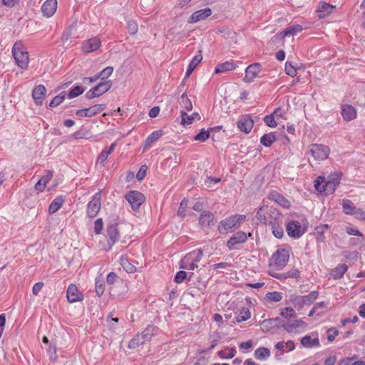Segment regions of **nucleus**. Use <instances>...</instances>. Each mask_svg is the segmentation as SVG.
I'll return each mask as SVG.
<instances>
[{
    "mask_svg": "<svg viewBox=\"0 0 365 365\" xmlns=\"http://www.w3.org/2000/svg\"><path fill=\"white\" fill-rule=\"evenodd\" d=\"M256 217L266 225H275L282 220V214L273 207H261L256 214Z\"/></svg>",
    "mask_w": 365,
    "mask_h": 365,
    "instance_id": "1",
    "label": "nucleus"
},
{
    "mask_svg": "<svg viewBox=\"0 0 365 365\" xmlns=\"http://www.w3.org/2000/svg\"><path fill=\"white\" fill-rule=\"evenodd\" d=\"M245 215H232L221 220L218 225V231L220 234H227L238 229L245 220Z\"/></svg>",
    "mask_w": 365,
    "mask_h": 365,
    "instance_id": "2",
    "label": "nucleus"
},
{
    "mask_svg": "<svg viewBox=\"0 0 365 365\" xmlns=\"http://www.w3.org/2000/svg\"><path fill=\"white\" fill-rule=\"evenodd\" d=\"M12 55L19 67L22 69H27L29 63V53L21 41L14 43L12 48Z\"/></svg>",
    "mask_w": 365,
    "mask_h": 365,
    "instance_id": "3",
    "label": "nucleus"
},
{
    "mask_svg": "<svg viewBox=\"0 0 365 365\" xmlns=\"http://www.w3.org/2000/svg\"><path fill=\"white\" fill-rule=\"evenodd\" d=\"M203 251L202 249L195 250L185 255L180 260V268L182 269L194 270L198 267L202 259Z\"/></svg>",
    "mask_w": 365,
    "mask_h": 365,
    "instance_id": "4",
    "label": "nucleus"
},
{
    "mask_svg": "<svg viewBox=\"0 0 365 365\" xmlns=\"http://www.w3.org/2000/svg\"><path fill=\"white\" fill-rule=\"evenodd\" d=\"M307 221L304 219L302 222L297 220L289 221L286 225V230L289 237L300 238L307 230Z\"/></svg>",
    "mask_w": 365,
    "mask_h": 365,
    "instance_id": "5",
    "label": "nucleus"
},
{
    "mask_svg": "<svg viewBox=\"0 0 365 365\" xmlns=\"http://www.w3.org/2000/svg\"><path fill=\"white\" fill-rule=\"evenodd\" d=\"M319 294L318 291L314 290L310 292L308 294L303 296L291 294L289 299L295 307L300 309L305 305L312 304L319 297Z\"/></svg>",
    "mask_w": 365,
    "mask_h": 365,
    "instance_id": "6",
    "label": "nucleus"
},
{
    "mask_svg": "<svg viewBox=\"0 0 365 365\" xmlns=\"http://www.w3.org/2000/svg\"><path fill=\"white\" fill-rule=\"evenodd\" d=\"M250 236H252L250 232L247 234L244 231H237L227 241L226 246L230 251L237 250L240 245L245 243L248 237Z\"/></svg>",
    "mask_w": 365,
    "mask_h": 365,
    "instance_id": "7",
    "label": "nucleus"
},
{
    "mask_svg": "<svg viewBox=\"0 0 365 365\" xmlns=\"http://www.w3.org/2000/svg\"><path fill=\"white\" fill-rule=\"evenodd\" d=\"M112 86V81L110 80L101 81L98 83L96 86L88 90L85 97L88 99H92L96 97L102 96L106 93Z\"/></svg>",
    "mask_w": 365,
    "mask_h": 365,
    "instance_id": "8",
    "label": "nucleus"
},
{
    "mask_svg": "<svg viewBox=\"0 0 365 365\" xmlns=\"http://www.w3.org/2000/svg\"><path fill=\"white\" fill-rule=\"evenodd\" d=\"M309 153L314 160L322 161L329 157L330 149L325 145L314 143L310 145Z\"/></svg>",
    "mask_w": 365,
    "mask_h": 365,
    "instance_id": "9",
    "label": "nucleus"
},
{
    "mask_svg": "<svg viewBox=\"0 0 365 365\" xmlns=\"http://www.w3.org/2000/svg\"><path fill=\"white\" fill-rule=\"evenodd\" d=\"M101 190L97 192L87 205L86 213L90 218L95 217L99 212L101 207Z\"/></svg>",
    "mask_w": 365,
    "mask_h": 365,
    "instance_id": "10",
    "label": "nucleus"
},
{
    "mask_svg": "<svg viewBox=\"0 0 365 365\" xmlns=\"http://www.w3.org/2000/svg\"><path fill=\"white\" fill-rule=\"evenodd\" d=\"M273 264L277 269L284 268L288 263L289 259V250L283 248L278 249L272 256Z\"/></svg>",
    "mask_w": 365,
    "mask_h": 365,
    "instance_id": "11",
    "label": "nucleus"
},
{
    "mask_svg": "<svg viewBox=\"0 0 365 365\" xmlns=\"http://www.w3.org/2000/svg\"><path fill=\"white\" fill-rule=\"evenodd\" d=\"M125 198L133 210H138L145 202L144 195L138 190H130L125 194Z\"/></svg>",
    "mask_w": 365,
    "mask_h": 365,
    "instance_id": "12",
    "label": "nucleus"
},
{
    "mask_svg": "<svg viewBox=\"0 0 365 365\" xmlns=\"http://www.w3.org/2000/svg\"><path fill=\"white\" fill-rule=\"evenodd\" d=\"M216 222V217L213 212L207 210H203L200 215L198 219L199 226L205 230L210 228Z\"/></svg>",
    "mask_w": 365,
    "mask_h": 365,
    "instance_id": "13",
    "label": "nucleus"
},
{
    "mask_svg": "<svg viewBox=\"0 0 365 365\" xmlns=\"http://www.w3.org/2000/svg\"><path fill=\"white\" fill-rule=\"evenodd\" d=\"M106 108V104H96L90 108L79 109L76 111V114L77 116L83 117H93L103 110Z\"/></svg>",
    "mask_w": 365,
    "mask_h": 365,
    "instance_id": "14",
    "label": "nucleus"
},
{
    "mask_svg": "<svg viewBox=\"0 0 365 365\" xmlns=\"http://www.w3.org/2000/svg\"><path fill=\"white\" fill-rule=\"evenodd\" d=\"M284 321L279 317L264 319L262 323V329L264 332L272 331L283 328Z\"/></svg>",
    "mask_w": 365,
    "mask_h": 365,
    "instance_id": "15",
    "label": "nucleus"
},
{
    "mask_svg": "<svg viewBox=\"0 0 365 365\" xmlns=\"http://www.w3.org/2000/svg\"><path fill=\"white\" fill-rule=\"evenodd\" d=\"M262 70V65L259 63H254L249 65L245 69V76L243 78L245 83H252L258 76Z\"/></svg>",
    "mask_w": 365,
    "mask_h": 365,
    "instance_id": "16",
    "label": "nucleus"
},
{
    "mask_svg": "<svg viewBox=\"0 0 365 365\" xmlns=\"http://www.w3.org/2000/svg\"><path fill=\"white\" fill-rule=\"evenodd\" d=\"M336 9V6L328 4L324 1H320L318 4L316 12L318 13V18L324 19L332 14Z\"/></svg>",
    "mask_w": 365,
    "mask_h": 365,
    "instance_id": "17",
    "label": "nucleus"
},
{
    "mask_svg": "<svg viewBox=\"0 0 365 365\" xmlns=\"http://www.w3.org/2000/svg\"><path fill=\"white\" fill-rule=\"evenodd\" d=\"M101 45L100 38L97 36L87 39L82 43L81 49L84 53H91L98 50Z\"/></svg>",
    "mask_w": 365,
    "mask_h": 365,
    "instance_id": "18",
    "label": "nucleus"
},
{
    "mask_svg": "<svg viewBox=\"0 0 365 365\" xmlns=\"http://www.w3.org/2000/svg\"><path fill=\"white\" fill-rule=\"evenodd\" d=\"M212 13V10L209 7L197 10L191 14L187 20V22L189 24H194L200 21L205 20L211 16Z\"/></svg>",
    "mask_w": 365,
    "mask_h": 365,
    "instance_id": "19",
    "label": "nucleus"
},
{
    "mask_svg": "<svg viewBox=\"0 0 365 365\" xmlns=\"http://www.w3.org/2000/svg\"><path fill=\"white\" fill-rule=\"evenodd\" d=\"M106 238L110 247L114 245L120 238V233L116 224L108 225L106 227Z\"/></svg>",
    "mask_w": 365,
    "mask_h": 365,
    "instance_id": "20",
    "label": "nucleus"
},
{
    "mask_svg": "<svg viewBox=\"0 0 365 365\" xmlns=\"http://www.w3.org/2000/svg\"><path fill=\"white\" fill-rule=\"evenodd\" d=\"M46 94V89L42 84L36 86L32 91V98L36 106H42Z\"/></svg>",
    "mask_w": 365,
    "mask_h": 365,
    "instance_id": "21",
    "label": "nucleus"
},
{
    "mask_svg": "<svg viewBox=\"0 0 365 365\" xmlns=\"http://www.w3.org/2000/svg\"><path fill=\"white\" fill-rule=\"evenodd\" d=\"M67 299L70 303L81 302L83 300V294L79 292L76 284H71L67 289Z\"/></svg>",
    "mask_w": 365,
    "mask_h": 365,
    "instance_id": "22",
    "label": "nucleus"
},
{
    "mask_svg": "<svg viewBox=\"0 0 365 365\" xmlns=\"http://www.w3.org/2000/svg\"><path fill=\"white\" fill-rule=\"evenodd\" d=\"M57 0H46L41 6V10L44 16L51 17L57 9Z\"/></svg>",
    "mask_w": 365,
    "mask_h": 365,
    "instance_id": "23",
    "label": "nucleus"
},
{
    "mask_svg": "<svg viewBox=\"0 0 365 365\" xmlns=\"http://www.w3.org/2000/svg\"><path fill=\"white\" fill-rule=\"evenodd\" d=\"M269 274L280 281H284L287 278H295L298 279L300 277V272L297 268H293L286 272L283 273H277V272H270Z\"/></svg>",
    "mask_w": 365,
    "mask_h": 365,
    "instance_id": "24",
    "label": "nucleus"
},
{
    "mask_svg": "<svg viewBox=\"0 0 365 365\" xmlns=\"http://www.w3.org/2000/svg\"><path fill=\"white\" fill-rule=\"evenodd\" d=\"M341 114L343 119L345 121H351L354 120L357 116V113L356 108L349 104L342 105L341 107Z\"/></svg>",
    "mask_w": 365,
    "mask_h": 365,
    "instance_id": "25",
    "label": "nucleus"
},
{
    "mask_svg": "<svg viewBox=\"0 0 365 365\" xmlns=\"http://www.w3.org/2000/svg\"><path fill=\"white\" fill-rule=\"evenodd\" d=\"M268 198L284 208H289L291 205L290 202L285 197L275 190H272L269 193Z\"/></svg>",
    "mask_w": 365,
    "mask_h": 365,
    "instance_id": "26",
    "label": "nucleus"
},
{
    "mask_svg": "<svg viewBox=\"0 0 365 365\" xmlns=\"http://www.w3.org/2000/svg\"><path fill=\"white\" fill-rule=\"evenodd\" d=\"M254 125V121L250 117L242 116L241 117L237 122V128L240 131H242L245 133H249Z\"/></svg>",
    "mask_w": 365,
    "mask_h": 365,
    "instance_id": "27",
    "label": "nucleus"
},
{
    "mask_svg": "<svg viewBox=\"0 0 365 365\" xmlns=\"http://www.w3.org/2000/svg\"><path fill=\"white\" fill-rule=\"evenodd\" d=\"M160 329L158 327L154 325H148L147 327L140 334L145 343H148L151 341L152 338L158 334Z\"/></svg>",
    "mask_w": 365,
    "mask_h": 365,
    "instance_id": "28",
    "label": "nucleus"
},
{
    "mask_svg": "<svg viewBox=\"0 0 365 365\" xmlns=\"http://www.w3.org/2000/svg\"><path fill=\"white\" fill-rule=\"evenodd\" d=\"M301 344L303 347L307 349L319 348L320 347V341L317 335L316 337L312 338L311 335H305L301 339Z\"/></svg>",
    "mask_w": 365,
    "mask_h": 365,
    "instance_id": "29",
    "label": "nucleus"
},
{
    "mask_svg": "<svg viewBox=\"0 0 365 365\" xmlns=\"http://www.w3.org/2000/svg\"><path fill=\"white\" fill-rule=\"evenodd\" d=\"M302 29L303 28L301 25L295 24L279 32L276 36L280 39H284L286 36L297 34L301 32Z\"/></svg>",
    "mask_w": 365,
    "mask_h": 365,
    "instance_id": "30",
    "label": "nucleus"
},
{
    "mask_svg": "<svg viewBox=\"0 0 365 365\" xmlns=\"http://www.w3.org/2000/svg\"><path fill=\"white\" fill-rule=\"evenodd\" d=\"M347 270L348 266L346 264H339L330 271V278L335 280L340 279L344 277Z\"/></svg>",
    "mask_w": 365,
    "mask_h": 365,
    "instance_id": "31",
    "label": "nucleus"
},
{
    "mask_svg": "<svg viewBox=\"0 0 365 365\" xmlns=\"http://www.w3.org/2000/svg\"><path fill=\"white\" fill-rule=\"evenodd\" d=\"M53 171L45 170L44 175L36 183L35 189L38 191H43L45 189L46 184L53 178Z\"/></svg>",
    "mask_w": 365,
    "mask_h": 365,
    "instance_id": "32",
    "label": "nucleus"
},
{
    "mask_svg": "<svg viewBox=\"0 0 365 365\" xmlns=\"http://www.w3.org/2000/svg\"><path fill=\"white\" fill-rule=\"evenodd\" d=\"M307 324L302 319L293 320L289 322L284 321L283 329L288 333L293 332L296 329L299 327H305Z\"/></svg>",
    "mask_w": 365,
    "mask_h": 365,
    "instance_id": "33",
    "label": "nucleus"
},
{
    "mask_svg": "<svg viewBox=\"0 0 365 365\" xmlns=\"http://www.w3.org/2000/svg\"><path fill=\"white\" fill-rule=\"evenodd\" d=\"M180 116H181L180 123L184 126L192 124L195 118L197 119L198 120H200L201 118L200 115L197 112H194L191 115H188L183 110H180Z\"/></svg>",
    "mask_w": 365,
    "mask_h": 365,
    "instance_id": "34",
    "label": "nucleus"
},
{
    "mask_svg": "<svg viewBox=\"0 0 365 365\" xmlns=\"http://www.w3.org/2000/svg\"><path fill=\"white\" fill-rule=\"evenodd\" d=\"M237 68V65L232 61H227L224 63H219L215 68V73H225L227 71H234Z\"/></svg>",
    "mask_w": 365,
    "mask_h": 365,
    "instance_id": "35",
    "label": "nucleus"
},
{
    "mask_svg": "<svg viewBox=\"0 0 365 365\" xmlns=\"http://www.w3.org/2000/svg\"><path fill=\"white\" fill-rule=\"evenodd\" d=\"M341 205H342L343 212L346 215H358L359 208H356L354 206V203L350 200L344 199L342 200Z\"/></svg>",
    "mask_w": 365,
    "mask_h": 365,
    "instance_id": "36",
    "label": "nucleus"
},
{
    "mask_svg": "<svg viewBox=\"0 0 365 365\" xmlns=\"http://www.w3.org/2000/svg\"><path fill=\"white\" fill-rule=\"evenodd\" d=\"M64 201L63 196H57L50 204L48 207V213L52 215L56 212L62 207Z\"/></svg>",
    "mask_w": 365,
    "mask_h": 365,
    "instance_id": "37",
    "label": "nucleus"
},
{
    "mask_svg": "<svg viewBox=\"0 0 365 365\" xmlns=\"http://www.w3.org/2000/svg\"><path fill=\"white\" fill-rule=\"evenodd\" d=\"M163 135L162 130H157L152 132L145 139L144 145L145 147L149 148L152 144L157 141Z\"/></svg>",
    "mask_w": 365,
    "mask_h": 365,
    "instance_id": "38",
    "label": "nucleus"
},
{
    "mask_svg": "<svg viewBox=\"0 0 365 365\" xmlns=\"http://www.w3.org/2000/svg\"><path fill=\"white\" fill-rule=\"evenodd\" d=\"M270 354L269 349L264 346L257 348L254 352V356L259 361L267 359L270 356Z\"/></svg>",
    "mask_w": 365,
    "mask_h": 365,
    "instance_id": "39",
    "label": "nucleus"
},
{
    "mask_svg": "<svg viewBox=\"0 0 365 365\" xmlns=\"http://www.w3.org/2000/svg\"><path fill=\"white\" fill-rule=\"evenodd\" d=\"M251 317V312L247 307H242L239 312L236 313L235 319L237 322L240 323L247 321Z\"/></svg>",
    "mask_w": 365,
    "mask_h": 365,
    "instance_id": "40",
    "label": "nucleus"
},
{
    "mask_svg": "<svg viewBox=\"0 0 365 365\" xmlns=\"http://www.w3.org/2000/svg\"><path fill=\"white\" fill-rule=\"evenodd\" d=\"M202 59V56L201 54H198L195 56L191 61L190 62L186 73H185V78H188L190 74L192 73L194 69L197 66V65L201 62Z\"/></svg>",
    "mask_w": 365,
    "mask_h": 365,
    "instance_id": "41",
    "label": "nucleus"
},
{
    "mask_svg": "<svg viewBox=\"0 0 365 365\" xmlns=\"http://www.w3.org/2000/svg\"><path fill=\"white\" fill-rule=\"evenodd\" d=\"M116 147V142L113 143L107 150H103L97 158V163L104 164L108 155L113 152Z\"/></svg>",
    "mask_w": 365,
    "mask_h": 365,
    "instance_id": "42",
    "label": "nucleus"
},
{
    "mask_svg": "<svg viewBox=\"0 0 365 365\" xmlns=\"http://www.w3.org/2000/svg\"><path fill=\"white\" fill-rule=\"evenodd\" d=\"M179 103L181 106L182 109L186 111H190L192 109V104L191 101L188 98L187 96V93L184 92L180 99H179Z\"/></svg>",
    "mask_w": 365,
    "mask_h": 365,
    "instance_id": "43",
    "label": "nucleus"
},
{
    "mask_svg": "<svg viewBox=\"0 0 365 365\" xmlns=\"http://www.w3.org/2000/svg\"><path fill=\"white\" fill-rule=\"evenodd\" d=\"M120 264L128 273H134L136 272V267L130 263L128 258L125 256H121Z\"/></svg>",
    "mask_w": 365,
    "mask_h": 365,
    "instance_id": "44",
    "label": "nucleus"
},
{
    "mask_svg": "<svg viewBox=\"0 0 365 365\" xmlns=\"http://www.w3.org/2000/svg\"><path fill=\"white\" fill-rule=\"evenodd\" d=\"M275 140L276 136L273 132L266 133L260 138V143L267 148L270 147Z\"/></svg>",
    "mask_w": 365,
    "mask_h": 365,
    "instance_id": "45",
    "label": "nucleus"
},
{
    "mask_svg": "<svg viewBox=\"0 0 365 365\" xmlns=\"http://www.w3.org/2000/svg\"><path fill=\"white\" fill-rule=\"evenodd\" d=\"M145 341L143 339L140 334H135L129 341L128 347L130 349H135L141 345L145 344Z\"/></svg>",
    "mask_w": 365,
    "mask_h": 365,
    "instance_id": "46",
    "label": "nucleus"
},
{
    "mask_svg": "<svg viewBox=\"0 0 365 365\" xmlns=\"http://www.w3.org/2000/svg\"><path fill=\"white\" fill-rule=\"evenodd\" d=\"M193 276V273L187 274V272L184 270H180L178 272L175 276L174 282L178 284H180L183 282L185 279H187L188 281L191 279Z\"/></svg>",
    "mask_w": 365,
    "mask_h": 365,
    "instance_id": "47",
    "label": "nucleus"
},
{
    "mask_svg": "<svg viewBox=\"0 0 365 365\" xmlns=\"http://www.w3.org/2000/svg\"><path fill=\"white\" fill-rule=\"evenodd\" d=\"M272 234L277 239H282L284 236V229L282 227V220L275 225H271Z\"/></svg>",
    "mask_w": 365,
    "mask_h": 365,
    "instance_id": "48",
    "label": "nucleus"
},
{
    "mask_svg": "<svg viewBox=\"0 0 365 365\" xmlns=\"http://www.w3.org/2000/svg\"><path fill=\"white\" fill-rule=\"evenodd\" d=\"M95 289L98 297H101L104 293L105 283L101 277H96L95 279Z\"/></svg>",
    "mask_w": 365,
    "mask_h": 365,
    "instance_id": "49",
    "label": "nucleus"
},
{
    "mask_svg": "<svg viewBox=\"0 0 365 365\" xmlns=\"http://www.w3.org/2000/svg\"><path fill=\"white\" fill-rule=\"evenodd\" d=\"M85 91V88L81 86H75L71 88L67 96L68 98L71 99L76 97L79 96Z\"/></svg>",
    "mask_w": 365,
    "mask_h": 365,
    "instance_id": "50",
    "label": "nucleus"
},
{
    "mask_svg": "<svg viewBox=\"0 0 365 365\" xmlns=\"http://www.w3.org/2000/svg\"><path fill=\"white\" fill-rule=\"evenodd\" d=\"M269 302H278L282 299V294L279 292L274 291L267 292L265 295Z\"/></svg>",
    "mask_w": 365,
    "mask_h": 365,
    "instance_id": "51",
    "label": "nucleus"
},
{
    "mask_svg": "<svg viewBox=\"0 0 365 365\" xmlns=\"http://www.w3.org/2000/svg\"><path fill=\"white\" fill-rule=\"evenodd\" d=\"M357 357V355H354L351 357L344 358L341 361L344 365H365V361H354Z\"/></svg>",
    "mask_w": 365,
    "mask_h": 365,
    "instance_id": "52",
    "label": "nucleus"
},
{
    "mask_svg": "<svg viewBox=\"0 0 365 365\" xmlns=\"http://www.w3.org/2000/svg\"><path fill=\"white\" fill-rule=\"evenodd\" d=\"M210 136V130L201 129L200 133L193 137V139L199 142H205Z\"/></svg>",
    "mask_w": 365,
    "mask_h": 365,
    "instance_id": "53",
    "label": "nucleus"
},
{
    "mask_svg": "<svg viewBox=\"0 0 365 365\" xmlns=\"http://www.w3.org/2000/svg\"><path fill=\"white\" fill-rule=\"evenodd\" d=\"M328 228H329V225H326V224L321 225L316 227V235H317V241L323 242L324 240V239H325L324 232Z\"/></svg>",
    "mask_w": 365,
    "mask_h": 365,
    "instance_id": "54",
    "label": "nucleus"
},
{
    "mask_svg": "<svg viewBox=\"0 0 365 365\" xmlns=\"http://www.w3.org/2000/svg\"><path fill=\"white\" fill-rule=\"evenodd\" d=\"M66 98V92L63 91L58 96H56L50 102L49 106L50 107H56L59 106L65 99Z\"/></svg>",
    "mask_w": 365,
    "mask_h": 365,
    "instance_id": "55",
    "label": "nucleus"
},
{
    "mask_svg": "<svg viewBox=\"0 0 365 365\" xmlns=\"http://www.w3.org/2000/svg\"><path fill=\"white\" fill-rule=\"evenodd\" d=\"M280 315L285 319L294 318L297 316L296 312L292 307H285L280 311Z\"/></svg>",
    "mask_w": 365,
    "mask_h": 365,
    "instance_id": "56",
    "label": "nucleus"
},
{
    "mask_svg": "<svg viewBox=\"0 0 365 365\" xmlns=\"http://www.w3.org/2000/svg\"><path fill=\"white\" fill-rule=\"evenodd\" d=\"M47 354L49 359L53 361H56L58 359L56 354V346L54 344H49V346L47 349Z\"/></svg>",
    "mask_w": 365,
    "mask_h": 365,
    "instance_id": "57",
    "label": "nucleus"
},
{
    "mask_svg": "<svg viewBox=\"0 0 365 365\" xmlns=\"http://www.w3.org/2000/svg\"><path fill=\"white\" fill-rule=\"evenodd\" d=\"M326 182V178L322 176H319L314 181V187L316 190L319 192H322L324 191V183Z\"/></svg>",
    "mask_w": 365,
    "mask_h": 365,
    "instance_id": "58",
    "label": "nucleus"
},
{
    "mask_svg": "<svg viewBox=\"0 0 365 365\" xmlns=\"http://www.w3.org/2000/svg\"><path fill=\"white\" fill-rule=\"evenodd\" d=\"M284 71L286 74L291 77H294L297 73V68L292 65V63L290 61H287L285 63Z\"/></svg>",
    "mask_w": 365,
    "mask_h": 365,
    "instance_id": "59",
    "label": "nucleus"
},
{
    "mask_svg": "<svg viewBox=\"0 0 365 365\" xmlns=\"http://www.w3.org/2000/svg\"><path fill=\"white\" fill-rule=\"evenodd\" d=\"M113 72V68L112 66H107L103 69L101 72L98 73L100 78L103 81L112 75Z\"/></svg>",
    "mask_w": 365,
    "mask_h": 365,
    "instance_id": "60",
    "label": "nucleus"
},
{
    "mask_svg": "<svg viewBox=\"0 0 365 365\" xmlns=\"http://www.w3.org/2000/svg\"><path fill=\"white\" fill-rule=\"evenodd\" d=\"M341 180V173H331L328 178V182H332L334 185H339Z\"/></svg>",
    "mask_w": 365,
    "mask_h": 365,
    "instance_id": "61",
    "label": "nucleus"
},
{
    "mask_svg": "<svg viewBox=\"0 0 365 365\" xmlns=\"http://www.w3.org/2000/svg\"><path fill=\"white\" fill-rule=\"evenodd\" d=\"M264 122L265 124L270 128H275L277 123L274 119V113L267 115L264 117Z\"/></svg>",
    "mask_w": 365,
    "mask_h": 365,
    "instance_id": "62",
    "label": "nucleus"
},
{
    "mask_svg": "<svg viewBox=\"0 0 365 365\" xmlns=\"http://www.w3.org/2000/svg\"><path fill=\"white\" fill-rule=\"evenodd\" d=\"M327 333L328 334L327 340L329 342L334 341L336 336H337L339 335V331L334 327H331V328L328 329L327 330Z\"/></svg>",
    "mask_w": 365,
    "mask_h": 365,
    "instance_id": "63",
    "label": "nucleus"
},
{
    "mask_svg": "<svg viewBox=\"0 0 365 365\" xmlns=\"http://www.w3.org/2000/svg\"><path fill=\"white\" fill-rule=\"evenodd\" d=\"M324 192L327 195H331L334 192L338 185L333 184L332 182H328L326 180V182L324 183Z\"/></svg>",
    "mask_w": 365,
    "mask_h": 365,
    "instance_id": "64",
    "label": "nucleus"
}]
</instances>
